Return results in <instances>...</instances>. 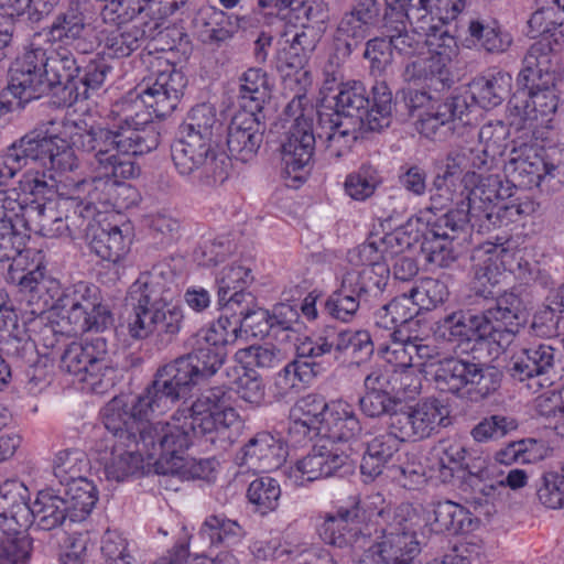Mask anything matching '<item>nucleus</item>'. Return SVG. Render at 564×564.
I'll use <instances>...</instances> for the list:
<instances>
[{
  "label": "nucleus",
  "instance_id": "1",
  "mask_svg": "<svg viewBox=\"0 0 564 564\" xmlns=\"http://www.w3.org/2000/svg\"><path fill=\"white\" fill-rule=\"evenodd\" d=\"M150 395L147 387L130 403L112 399L102 412L105 429L128 446L141 445L147 457L154 460L158 473L187 476L192 473L185 452L193 445L215 449V443L199 433L200 427L184 410H177L170 421L151 423L152 417L169 410L159 412L148 408Z\"/></svg>",
  "mask_w": 564,
  "mask_h": 564
},
{
  "label": "nucleus",
  "instance_id": "2",
  "mask_svg": "<svg viewBox=\"0 0 564 564\" xmlns=\"http://www.w3.org/2000/svg\"><path fill=\"white\" fill-rule=\"evenodd\" d=\"M497 268L480 267L476 271L475 295L485 302L480 312L458 310L445 315L440 326L451 340H486L508 347L519 332V319L525 310L516 289L500 292Z\"/></svg>",
  "mask_w": 564,
  "mask_h": 564
},
{
  "label": "nucleus",
  "instance_id": "3",
  "mask_svg": "<svg viewBox=\"0 0 564 564\" xmlns=\"http://www.w3.org/2000/svg\"><path fill=\"white\" fill-rule=\"evenodd\" d=\"M160 137L156 126L137 113L118 126L93 124L76 131L70 139L75 149L89 156L94 171L133 178L139 175L140 167L132 156L155 150Z\"/></svg>",
  "mask_w": 564,
  "mask_h": 564
},
{
  "label": "nucleus",
  "instance_id": "4",
  "mask_svg": "<svg viewBox=\"0 0 564 564\" xmlns=\"http://www.w3.org/2000/svg\"><path fill=\"white\" fill-rule=\"evenodd\" d=\"M191 351L173 362L159 368L148 384L151 394L147 406L154 411L171 410L178 401L186 400L192 389L213 377L224 365L227 350L209 345L194 334L189 339Z\"/></svg>",
  "mask_w": 564,
  "mask_h": 564
},
{
  "label": "nucleus",
  "instance_id": "5",
  "mask_svg": "<svg viewBox=\"0 0 564 564\" xmlns=\"http://www.w3.org/2000/svg\"><path fill=\"white\" fill-rule=\"evenodd\" d=\"M17 188L0 191V227L7 228L11 242L21 252L22 229L47 238L77 236L84 230V220L75 210L65 212L57 203L28 204L21 200Z\"/></svg>",
  "mask_w": 564,
  "mask_h": 564
},
{
  "label": "nucleus",
  "instance_id": "6",
  "mask_svg": "<svg viewBox=\"0 0 564 564\" xmlns=\"http://www.w3.org/2000/svg\"><path fill=\"white\" fill-rule=\"evenodd\" d=\"M46 296L44 313L53 312L62 332L104 333L113 326L112 313L95 284L79 281L62 290L57 282V291L46 293Z\"/></svg>",
  "mask_w": 564,
  "mask_h": 564
},
{
  "label": "nucleus",
  "instance_id": "7",
  "mask_svg": "<svg viewBox=\"0 0 564 564\" xmlns=\"http://www.w3.org/2000/svg\"><path fill=\"white\" fill-rule=\"evenodd\" d=\"M378 517L386 523L382 536L369 546L364 564H414L421 553V542L416 536L417 517L408 506L383 509Z\"/></svg>",
  "mask_w": 564,
  "mask_h": 564
},
{
  "label": "nucleus",
  "instance_id": "8",
  "mask_svg": "<svg viewBox=\"0 0 564 564\" xmlns=\"http://www.w3.org/2000/svg\"><path fill=\"white\" fill-rule=\"evenodd\" d=\"M171 158L180 175L193 177L206 186L221 185L230 175L232 163L213 142L177 132L171 144Z\"/></svg>",
  "mask_w": 564,
  "mask_h": 564
},
{
  "label": "nucleus",
  "instance_id": "9",
  "mask_svg": "<svg viewBox=\"0 0 564 564\" xmlns=\"http://www.w3.org/2000/svg\"><path fill=\"white\" fill-rule=\"evenodd\" d=\"M184 411L200 427L199 433L214 441L215 451H226L239 435L241 419L231 405V393L225 386L204 390Z\"/></svg>",
  "mask_w": 564,
  "mask_h": 564
},
{
  "label": "nucleus",
  "instance_id": "10",
  "mask_svg": "<svg viewBox=\"0 0 564 564\" xmlns=\"http://www.w3.org/2000/svg\"><path fill=\"white\" fill-rule=\"evenodd\" d=\"M502 372L495 366L476 362L474 358H445L434 373L436 389L454 395L481 400L500 387Z\"/></svg>",
  "mask_w": 564,
  "mask_h": 564
},
{
  "label": "nucleus",
  "instance_id": "11",
  "mask_svg": "<svg viewBox=\"0 0 564 564\" xmlns=\"http://www.w3.org/2000/svg\"><path fill=\"white\" fill-rule=\"evenodd\" d=\"M301 88L285 107V115L293 118L281 153L285 173L301 180L297 173L310 165L315 149L316 137L313 122L318 111Z\"/></svg>",
  "mask_w": 564,
  "mask_h": 564
},
{
  "label": "nucleus",
  "instance_id": "12",
  "mask_svg": "<svg viewBox=\"0 0 564 564\" xmlns=\"http://www.w3.org/2000/svg\"><path fill=\"white\" fill-rule=\"evenodd\" d=\"M119 176L99 173L97 176L80 181L69 180L68 197L61 204L65 212L75 210L84 227L95 221L96 216L119 207L118 196L130 187Z\"/></svg>",
  "mask_w": 564,
  "mask_h": 564
},
{
  "label": "nucleus",
  "instance_id": "13",
  "mask_svg": "<svg viewBox=\"0 0 564 564\" xmlns=\"http://www.w3.org/2000/svg\"><path fill=\"white\" fill-rule=\"evenodd\" d=\"M59 368L88 383L94 390L113 384L107 339L102 336L84 341H70L61 355Z\"/></svg>",
  "mask_w": 564,
  "mask_h": 564
},
{
  "label": "nucleus",
  "instance_id": "14",
  "mask_svg": "<svg viewBox=\"0 0 564 564\" xmlns=\"http://www.w3.org/2000/svg\"><path fill=\"white\" fill-rule=\"evenodd\" d=\"M425 223H421L424 228L421 234L411 238L412 246L420 245L422 253L426 261L440 268H448L456 261L457 254L453 248V241L458 238L460 232H465L468 227L463 208L448 210L442 216L432 219L423 214Z\"/></svg>",
  "mask_w": 564,
  "mask_h": 564
},
{
  "label": "nucleus",
  "instance_id": "15",
  "mask_svg": "<svg viewBox=\"0 0 564 564\" xmlns=\"http://www.w3.org/2000/svg\"><path fill=\"white\" fill-rule=\"evenodd\" d=\"M46 62V50L33 39L24 52L13 61L9 68L8 90L18 99L17 106L21 107L50 94Z\"/></svg>",
  "mask_w": 564,
  "mask_h": 564
},
{
  "label": "nucleus",
  "instance_id": "16",
  "mask_svg": "<svg viewBox=\"0 0 564 564\" xmlns=\"http://www.w3.org/2000/svg\"><path fill=\"white\" fill-rule=\"evenodd\" d=\"M21 167L30 162L45 170H73L75 158L67 142L47 131L34 129L9 145Z\"/></svg>",
  "mask_w": 564,
  "mask_h": 564
},
{
  "label": "nucleus",
  "instance_id": "17",
  "mask_svg": "<svg viewBox=\"0 0 564 564\" xmlns=\"http://www.w3.org/2000/svg\"><path fill=\"white\" fill-rule=\"evenodd\" d=\"M449 423L446 408L436 399L403 404L393 413L389 429L402 441L417 442L440 433Z\"/></svg>",
  "mask_w": 564,
  "mask_h": 564
},
{
  "label": "nucleus",
  "instance_id": "18",
  "mask_svg": "<svg viewBox=\"0 0 564 564\" xmlns=\"http://www.w3.org/2000/svg\"><path fill=\"white\" fill-rule=\"evenodd\" d=\"M373 352L371 336L366 330H338L326 327L314 339L302 341L300 354L313 358L330 356L335 360L349 358L357 364L367 360Z\"/></svg>",
  "mask_w": 564,
  "mask_h": 564
},
{
  "label": "nucleus",
  "instance_id": "19",
  "mask_svg": "<svg viewBox=\"0 0 564 564\" xmlns=\"http://www.w3.org/2000/svg\"><path fill=\"white\" fill-rule=\"evenodd\" d=\"M413 226L412 220H409L406 226L397 230L392 235H387L378 241L368 240L349 252V262L352 267L347 268L344 272H357L360 274L375 275V285L378 286V292L383 293L390 278V270L384 263L388 254L387 247L397 242L400 247L399 250L391 253L402 252L404 249L412 247L411 235L409 228Z\"/></svg>",
  "mask_w": 564,
  "mask_h": 564
},
{
  "label": "nucleus",
  "instance_id": "20",
  "mask_svg": "<svg viewBox=\"0 0 564 564\" xmlns=\"http://www.w3.org/2000/svg\"><path fill=\"white\" fill-rule=\"evenodd\" d=\"M339 285L324 302L323 312L333 319L351 322L361 304H370L382 295L375 285V275L343 272Z\"/></svg>",
  "mask_w": 564,
  "mask_h": 564
},
{
  "label": "nucleus",
  "instance_id": "21",
  "mask_svg": "<svg viewBox=\"0 0 564 564\" xmlns=\"http://www.w3.org/2000/svg\"><path fill=\"white\" fill-rule=\"evenodd\" d=\"M470 123L469 105L462 95L436 93L430 111H424L416 122V130L433 141H446L459 129Z\"/></svg>",
  "mask_w": 564,
  "mask_h": 564
},
{
  "label": "nucleus",
  "instance_id": "22",
  "mask_svg": "<svg viewBox=\"0 0 564 564\" xmlns=\"http://www.w3.org/2000/svg\"><path fill=\"white\" fill-rule=\"evenodd\" d=\"M186 85L185 74L173 65H166L138 85V98L150 113L164 118L175 110Z\"/></svg>",
  "mask_w": 564,
  "mask_h": 564
},
{
  "label": "nucleus",
  "instance_id": "23",
  "mask_svg": "<svg viewBox=\"0 0 564 564\" xmlns=\"http://www.w3.org/2000/svg\"><path fill=\"white\" fill-rule=\"evenodd\" d=\"M563 354L549 344H536L517 351L509 366V375L517 381L533 380L534 386L542 388L552 383L557 373Z\"/></svg>",
  "mask_w": 564,
  "mask_h": 564
},
{
  "label": "nucleus",
  "instance_id": "24",
  "mask_svg": "<svg viewBox=\"0 0 564 564\" xmlns=\"http://www.w3.org/2000/svg\"><path fill=\"white\" fill-rule=\"evenodd\" d=\"M373 531V524L366 521V511L359 505H354L327 514L321 535L326 543L340 549L355 545L365 547Z\"/></svg>",
  "mask_w": 564,
  "mask_h": 564
},
{
  "label": "nucleus",
  "instance_id": "25",
  "mask_svg": "<svg viewBox=\"0 0 564 564\" xmlns=\"http://www.w3.org/2000/svg\"><path fill=\"white\" fill-rule=\"evenodd\" d=\"M86 4L79 0H72L61 10L41 32L33 35V40L40 43L44 41L56 48H79L89 30Z\"/></svg>",
  "mask_w": 564,
  "mask_h": 564
},
{
  "label": "nucleus",
  "instance_id": "26",
  "mask_svg": "<svg viewBox=\"0 0 564 564\" xmlns=\"http://www.w3.org/2000/svg\"><path fill=\"white\" fill-rule=\"evenodd\" d=\"M380 15L379 0H352L349 9L343 12L335 31L336 41L344 44L347 55L370 35Z\"/></svg>",
  "mask_w": 564,
  "mask_h": 564
},
{
  "label": "nucleus",
  "instance_id": "27",
  "mask_svg": "<svg viewBox=\"0 0 564 564\" xmlns=\"http://www.w3.org/2000/svg\"><path fill=\"white\" fill-rule=\"evenodd\" d=\"M184 318L183 308L172 302L142 318L129 319L128 330L134 339L152 336L155 346L165 348L176 340L183 328Z\"/></svg>",
  "mask_w": 564,
  "mask_h": 564
},
{
  "label": "nucleus",
  "instance_id": "28",
  "mask_svg": "<svg viewBox=\"0 0 564 564\" xmlns=\"http://www.w3.org/2000/svg\"><path fill=\"white\" fill-rule=\"evenodd\" d=\"M14 258L15 256L4 267H0V275H3L8 283L19 285L30 306V313L41 316L48 300L46 293L57 291V281L46 276L41 267L25 272Z\"/></svg>",
  "mask_w": 564,
  "mask_h": 564
},
{
  "label": "nucleus",
  "instance_id": "29",
  "mask_svg": "<svg viewBox=\"0 0 564 564\" xmlns=\"http://www.w3.org/2000/svg\"><path fill=\"white\" fill-rule=\"evenodd\" d=\"M261 112L252 109H240L228 127L227 145L236 159L248 162L256 156L265 131V122Z\"/></svg>",
  "mask_w": 564,
  "mask_h": 564
},
{
  "label": "nucleus",
  "instance_id": "30",
  "mask_svg": "<svg viewBox=\"0 0 564 564\" xmlns=\"http://www.w3.org/2000/svg\"><path fill=\"white\" fill-rule=\"evenodd\" d=\"M127 301L132 308L129 319L142 318L172 303L173 291L163 273L152 270L141 273L130 285Z\"/></svg>",
  "mask_w": 564,
  "mask_h": 564
},
{
  "label": "nucleus",
  "instance_id": "31",
  "mask_svg": "<svg viewBox=\"0 0 564 564\" xmlns=\"http://www.w3.org/2000/svg\"><path fill=\"white\" fill-rule=\"evenodd\" d=\"M352 470L351 459L333 444H317L295 464L293 474L303 481L344 476Z\"/></svg>",
  "mask_w": 564,
  "mask_h": 564
},
{
  "label": "nucleus",
  "instance_id": "32",
  "mask_svg": "<svg viewBox=\"0 0 564 564\" xmlns=\"http://www.w3.org/2000/svg\"><path fill=\"white\" fill-rule=\"evenodd\" d=\"M511 187L498 174L478 175L477 183L466 197L467 202H462L458 208L465 210L468 225L477 228V223L485 219V215L497 208V205L511 197Z\"/></svg>",
  "mask_w": 564,
  "mask_h": 564
},
{
  "label": "nucleus",
  "instance_id": "33",
  "mask_svg": "<svg viewBox=\"0 0 564 564\" xmlns=\"http://www.w3.org/2000/svg\"><path fill=\"white\" fill-rule=\"evenodd\" d=\"M527 91H523L525 99L522 105H516L514 108L519 111L525 122H529V128L535 139H539L538 122L551 128L552 117L555 115L558 107V96L556 91V83L544 84H521Z\"/></svg>",
  "mask_w": 564,
  "mask_h": 564
},
{
  "label": "nucleus",
  "instance_id": "34",
  "mask_svg": "<svg viewBox=\"0 0 564 564\" xmlns=\"http://www.w3.org/2000/svg\"><path fill=\"white\" fill-rule=\"evenodd\" d=\"M284 443L269 432L257 433L237 453L236 463L249 469L270 471L279 468L286 458Z\"/></svg>",
  "mask_w": 564,
  "mask_h": 564
},
{
  "label": "nucleus",
  "instance_id": "35",
  "mask_svg": "<svg viewBox=\"0 0 564 564\" xmlns=\"http://www.w3.org/2000/svg\"><path fill=\"white\" fill-rule=\"evenodd\" d=\"M545 151L525 143L514 147L505 163V173L520 187L540 186L545 181Z\"/></svg>",
  "mask_w": 564,
  "mask_h": 564
},
{
  "label": "nucleus",
  "instance_id": "36",
  "mask_svg": "<svg viewBox=\"0 0 564 564\" xmlns=\"http://www.w3.org/2000/svg\"><path fill=\"white\" fill-rule=\"evenodd\" d=\"M522 64L518 76L519 84L556 83L560 57L547 37L539 40L529 47Z\"/></svg>",
  "mask_w": 564,
  "mask_h": 564
},
{
  "label": "nucleus",
  "instance_id": "37",
  "mask_svg": "<svg viewBox=\"0 0 564 564\" xmlns=\"http://www.w3.org/2000/svg\"><path fill=\"white\" fill-rule=\"evenodd\" d=\"M317 138L324 144L327 160H338L350 152L360 127L338 119L336 113L318 111Z\"/></svg>",
  "mask_w": 564,
  "mask_h": 564
},
{
  "label": "nucleus",
  "instance_id": "38",
  "mask_svg": "<svg viewBox=\"0 0 564 564\" xmlns=\"http://www.w3.org/2000/svg\"><path fill=\"white\" fill-rule=\"evenodd\" d=\"M28 488L20 481L6 480L0 485V530L29 528L30 505Z\"/></svg>",
  "mask_w": 564,
  "mask_h": 564
},
{
  "label": "nucleus",
  "instance_id": "39",
  "mask_svg": "<svg viewBox=\"0 0 564 564\" xmlns=\"http://www.w3.org/2000/svg\"><path fill=\"white\" fill-rule=\"evenodd\" d=\"M330 100L334 101L330 113L338 115L339 120L368 129L370 98L361 82L348 80L340 85L339 91L330 96Z\"/></svg>",
  "mask_w": 564,
  "mask_h": 564
},
{
  "label": "nucleus",
  "instance_id": "40",
  "mask_svg": "<svg viewBox=\"0 0 564 564\" xmlns=\"http://www.w3.org/2000/svg\"><path fill=\"white\" fill-rule=\"evenodd\" d=\"M46 82L50 84V94L61 91L59 105L72 106L68 102V95L72 87L77 86V78L80 74V66L77 64L74 55L65 48H56L55 53L47 55Z\"/></svg>",
  "mask_w": 564,
  "mask_h": 564
},
{
  "label": "nucleus",
  "instance_id": "41",
  "mask_svg": "<svg viewBox=\"0 0 564 564\" xmlns=\"http://www.w3.org/2000/svg\"><path fill=\"white\" fill-rule=\"evenodd\" d=\"M382 21L383 34H386L392 53L408 59L423 54L424 34L419 31L415 24H413L414 30L410 31L406 29L409 20L405 18V13L399 11L397 19H392V14L384 12Z\"/></svg>",
  "mask_w": 564,
  "mask_h": 564
},
{
  "label": "nucleus",
  "instance_id": "42",
  "mask_svg": "<svg viewBox=\"0 0 564 564\" xmlns=\"http://www.w3.org/2000/svg\"><path fill=\"white\" fill-rule=\"evenodd\" d=\"M466 41L486 53L500 54L510 47L512 37L496 19L478 15L467 22Z\"/></svg>",
  "mask_w": 564,
  "mask_h": 564
},
{
  "label": "nucleus",
  "instance_id": "43",
  "mask_svg": "<svg viewBox=\"0 0 564 564\" xmlns=\"http://www.w3.org/2000/svg\"><path fill=\"white\" fill-rule=\"evenodd\" d=\"M70 520V510L62 496L42 490L30 505L29 527L34 523L39 529L51 531Z\"/></svg>",
  "mask_w": 564,
  "mask_h": 564
},
{
  "label": "nucleus",
  "instance_id": "44",
  "mask_svg": "<svg viewBox=\"0 0 564 564\" xmlns=\"http://www.w3.org/2000/svg\"><path fill=\"white\" fill-rule=\"evenodd\" d=\"M322 437L332 442H347L361 432L360 422L352 408L341 401L332 402L319 430Z\"/></svg>",
  "mask_w": 564,
  "mask_h": 564
},
{
  "label": "nucleus",
  "instance_id": "45",
  "mask_svg": "<svg viewBox=\"0 0 564 564\" xmlns=\"http://www.w3.org/2000/svg\"><path fill=\"white\" fill-rule=\"evenodd\" d=\"M466 0H417L411 6L409 22L419 30H429L430 22L445 23L454 20L465 8Z\"/></svg>",
  "mask_w": 564,
  "mask_h": 564
},
{
  "label": "nucleus",
  "instance_id": "46",
  "mask_svg": "<svg viewBox=\"0 0 564 564\" xmlns=\"http://www.w3.org/2000/svg\"><path fill=\"white\" fill-rule=\"evenodd\" d=\"M109 456L102 458L104 474L107 480L120 482L134 474L141 466L142 446H128L119 436Z\"/></svg>",
  "mask_w": 564,
  "mask_h": 564
},
{
  "label": "nucleus",
  "instance_id": "47",
  "mask_svg": "<svg viewBox=\"0 0 564 564\" xmlns=\"http://www.w3.org/2000/svg\"><path fill=\"white\" fill-rule=\"evenodd\" d=\"M160 26L158 21L152 22L140 21L132 25L119 28L116 32L108 35L106 40V47L109 55L122 58L131 55L137 51L145 39L153 37L154 32Z\"/></svg>",
  "mask_w": 564,
  "mask_h": 564
},
{
  "label": "nucleus",
  "instance_id": "48",
  "mask_svg": "<svg viewBox=\"0 0 564 564\" xmlns=\"http://www.w3.org/2000/svg\"><path fill=\"white\" fill-rule=\"evenodd\" d=\"M83 231L90 236L89 248L101 260L116 263L124 256L126 241L118 226L100 227L91 221Z\"/></svg>",
  "mask_w": 564,
  "mask_h": 564
},
{
  "label": "nucleus",
  "instance_id": "49",
  "mask_svg": "<svg viewBox=\"0 0 564 564\" xmlns=\"http://www.w3.org/2000/svg\"><path fill=\"white\" fill-rule=\"evenodd\" d=\"M433 516L431 525L435 532L459 534L475 528L470 510L452 500L433 503Z\"/></svg>",
  "mask_w": 564,
  "mask_h": 564
},
{
  "label": "nucleus",
  "instance_id": "50",
  "mask_svg": "<svg viewBox=\"0 0 564 564\" xmlns=\"http://www.w3.org/2000/svg\"><path fill=\"white\" fill-rule=\"evenodd\" d=\"M473 98L485 109L502 104L511 93L512 77L509 73L497 72L476 78L471 86Z\"/></svg>",
  "mask_w": 564,
  "mask_h": 564
},
{
  "label": "nucleus",
  "instance_id": "51",
  "mask_svg": "<svg viewBox=\"0 0 564 564\" xmlns=\"http://www.w3.org/2000/svg\"><path fill=\"white\" fill-rule=\"evenodd\" d=\"M20 189L34 197L52 202L54 196L59 198V205L68 197L69 181H57L52 173L29 170L19 181Z\"/></svg>",
  "mask_w": 564,
  "mask_h": 564
},
{
  "label": "nucleus",
  "instance_id": "52",
  "mask_svg": "<svg viewBox=\"0 0 564 564\" xmlns=\"http://www.w3.org/2000/svg\"><path fill=\"white\" fill-rule=\"evenodd\" d=\"M536 204L529 197L516 198L508 203H500L494 212L486 214L485 219L477 223L479 234L490 231L494 228L508 226L523 217L534 214Z\"/></svg>",
  "mask_w": 564,
  "mask_h": 564
},
{
  "label": "nucleus",
  "instance_id": "53",
  "mask_svg": "<svg viewBox=\"0 0 564 564\" xmlns=\"http://www.w3.org/2000/svg\"><path fill=\"white\" fill-rule=\"evenodd\" d=\"M324 33L322 29L313 28V24H303L292 40H285L288 46L283 47L282 52L285 55L286 64L292 68H302Z\"/></svg>",
  "mask_w": 564,
  "mask_h": 564
},
{
  "label": "nucleus",
  "instance_id": "54",
  "mask_svg": "<svg viewBox=\"0 0 564 564\" xmlns=\"http://www.w3.org/2000/svg\"><path fill=\"white\" fill-rule=\"evenodd\" d=\"M300 2L294 0H257V7L241 22L249 26H273L292 18Z\"/></svg>",
  "mask_w": 564,
  "mask_h": 564
},
{
  "label": "nucleus",
  "instance_id": "55",
  "mask_svg": "<svg viewBox=\"0 0 564 564\" xmlns=\"http://www.w3.org/2000/svg\"><path fill=\"white\" fill-rule=\"evenodd\" d=\"M530 332L540 338H555L564 335L563 299L543 304L532 315Z\"/></svg>",
  "mask_w": 564,
  "mask_h": 564
},
{
  "label": "nucleus",
  "instance_id": "56",
  "mask_svg": "<svg viewBox=\"0 0 564 564\" xmlns=\"http://www.w3.org/2000/svg\"><path fill=\"white\" fill-rule=\"evenodd\" d=\"M64 500L70 510V521L84 520L98 501V494L93 481L83 477L66 485Z\"/></svg>",
  "mask_w": 564,
  "mask_h": 564
},
{
  "label": "nucleus",
  "instance_id": "57",
  "mask_svg": "<svg viewBox=\"0 0 564 564\" xmlns=\"http://www.w3.org/2000/svg\"><path fill=\"white\" fill-rule=\"evenodd\" d=\"M239 100L241 109L262 111L270 90L265 72L261 68H249L240 78Z\"/></svg>",
  "mask_w": 564,
  "mask_h": 564
},
{
  "label": "nucleus",
  "instance_id": "58",
  "mask_svg": "<svg viewBox=\"0 0 564 564\" xmlns=\"http://www.w3.org/2000/svg\"><path fill=\"white\" fill-rule=\"evenodd\" d=\"M219 127L220 123L215 107L203 102L189 110L185 121L180 126L178 132H184L191 137L193 134L202 140L213 142L214 130Z\"/></svg>",
  "mask_w": 564,
  "mask_h": 564
},
{
  "label": "nucleus",
  "instance_id": "59",
  "mask_svg": "<svg viewBox=\"0 0 564 564\" xmlns=\"http://www.w3.org/2000/svg\"><path fill=\"white\" fill-rule=\"evenodd\" d=\"M111 67L107 64L104 58H93L83 68L77 78V86L70 88L68 95V102H77L79 100L89 98V90L99 89Z\"/></svg>",
  "mask_w": 564,
  "mask_h": 564
},
{
  "label": "nucleus",
  "instance_id": "60",
  "mask_svg": "<svg viewBox=\"0 0 564 564\" xmlns=\"http://www.w3.org/2000/svg\"><path fill=\"white\" fill-rule=\"evenodd\" d=\"M368 113V130L381 131L391 123L393 108L392 93L384 80L377 82L371 88Z\"/></svg>",
  "mask_w": 564,
  "mask_h": 564
},
{
  "label": "nucleus",
  "instance_id": "61",
  "mask_svg": "<svg viewBox=\"0 0 564 564\" xmlns=\"http://www.w3.org/2000/svg\"><path fill=\"white\" fill-rule=\"evenodd\" d=\"M212 18L224 19L223 12L213 11L212 8L200 9L194 20V26L198 40L206 45H215L219 47L221 44L227 43L234 36L232 30L221 25L218 21L213 23L209 21Z\"/></svg>",
  "mask_w": 564,
  "mask_h": 564
},
{
  "label": "nucleus",
  "instance_id": "62",
  "mask_svg": "<svg viewBox=\"0 0 564 564\" xmlns=\"http://www.w3.org/2000/svg\"><path fill=\"white\" fill-rule=\"evenodd\" d=\"M25 530L2 531L0 564H28L32 551V539Z\"/></svg>",
  "mask_w": 564,
  "mask_h": 564
},
{
  "label": "nucleus",
  "instance_id": "63",
  "mask_svg": "<svg viewBox=\"0 0 564 564\" xmlns=\"http://www.w3.org/2000/svg\"><path fill=\"white\" fill-rule=\"evenodd\" d=\"M281 497L280 484L272 477L263 476L250 482L247 498L256 510L267 514L278 508Z\"/></svg>",
  "mask_w": 564,
  "mask_h": 564
},
{
  "label": "nucleus",
  "instance_id": "64",
  "mask_svg": "<svg viewBox=\"0 0 564 564\" xmlns=\"http://www.w3.org/2000/svg\"><path fill=\"white\" fill-rule=\"evenodd\" d=\"M88 468V462L84 452L79 449H66L59 452L53 464L54 476L62 485H68L84 476Z\"/></svg>",
  "mask_w": 564,
  "mask_h": 564
}]
</instances>
